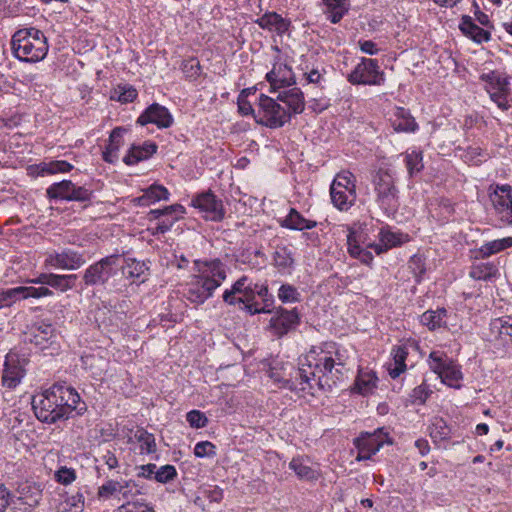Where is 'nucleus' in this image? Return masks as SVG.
Returning a JSON list of instances; mask_svg holds the SVG:
<instances>
[{"label":"nucleus","mask_w":512,"mask_h":512,"mask_svg":"<svg viewBox=\"0 0 512 512\" xmlns=\"http://www.w3.org/2000/svg\"><path fill=\"white\" fill-rule=\"evenodd\" d=\"M299 364L301 367L296 376L299 383H292L289 388L313 394L312 381L320 385V380L316 382V375L332 373L333 368L339 372L338 367L344 366V361L336 344L326 342L320 346H313L303 358H300Z\"/></svg>","instance_id":"obj_1"},{"label":"nucleus","mask_w":512,"mask_h":512,"mask_svg":"<svg viewBox=\"0 0 512 512\" xmlns=\"http://www.w3.org/2000/svg\"><path fill=\"white\" fill-rule=\"evenodd\" d=\"M196 274L187 283L184 296L193 304H203L226 279V266L219 260L195 261Z\"/></svg>","instance_id":"obj_2"},{"label":"nucleus","mask_w":512,"mask_h":512,"mask_svg":"<svg viewBox=\"0 0 512 512\" xmlns=\"http://www.w3.org/2000/svg\"><path fill=\"white\" fill-rule=\"evenodd\" d=\"M13 55L22 62L36 63L42 61L49 50L45 34L35 27L17 30L11 38Z\"/></svg>","instance_id":"obj_3"},{"label":"nucleus","mask_w":512,"mask_h":512,"mask_svg":"<svg viewBox=\"0 0 512 512\" xmlns=\"http://www.w3.org/2000/svg\"><path fill=\"white\" fill-rule=\"evenodd\" d=\"M258 284H252L247 276L240 277L230 289H226L223 293V301L229 305H239L251 315L259 313H270L271 309L258 307L254 303L255 290Z\"/></svg>","instance_id":"obj_4"},{"label":"nucleus","mask_w":512,"mask_h":512,"mask_svg":"<svg viewBox=\"0 0 512 512\" xmlns=\"http://www.w3.org/2000/svg\"><path fill=\"white\" fill-rule=\"evenodd\" d=\"M376 202L388 215L394 214L399 207V190L395 185L394 172L380 168L373 178Z\"/></svg>","instance_id":"obj_5"},{"label":"nucleus","mask_w":512,"mask_h":512,"mask_svg":"<svg viewBox=\"0 0 512 512\" xmlns=\"http://www.w3.org/2000/svg\"><path fill=\"white\" fill-rule=\"evenodd\" d=\"M331 202L340 211H348L356 201L355 178L351 172L338 173L330 186Z\"/></svg>","instance_id":"obj_6"},{"label":"nucleus","mask_w":512,"mask_h":512,"mask_svg":"<svg viewBox=\"0 0 512 512\" xmlns=\"http://www.w3.org/2000/svg\"><path fill=\"white\" fill-rule=\"evenodd\" d=\"M259 110L256 121L269 128H279L290 121V112L278 101L267 95L259 97Z\"/></svg>","instance_id":"obj_7"},{"label":"nucleus","mask_w":512,"mask_h":512,"mask_svg":"<svg viewBox=\"0 0 512 512\" xmlns=\"http://www.w3.org/2000/svg\"><path fill=\"white\" fill-rule=\"evenodd\" d=\"M430 369L449 387L459 389L463 374L460 366L441 351H432L428 357Z\"/></svg>","instance_id":"obj_8"},{"label":"nucleus","mask_w":512,"mask_h":512,"mask_svg":"<svg viewBox=\"0 0 512 512\" xmlns=\"http://www.w3.org/2000/svg\"><path fill=\"white\" fill-rule=\"evenodd\" d=\"M347 80L352 85L380 86L385 82V74L380 69L378 60L363 57L348 74Z\"/></svg>","instance_id":"obj_9"},{"label":"nucleus","mask_w":512,"mask_h":512,"mask_svg":"<svg viewBox=\"0 0 512 512\" xmlns=\"http://www.w3.org/2000/svg\"><path fill=\"white\" fill-rule=\"evenodd\" d=\"M54 398L57 399V405L60 406L58 412L66 413L67 416L73 417L82 415L86 411V404L81 400L78 392L70 385L65 383H56L49 387Z\"/></svg>","instance_id":"obj_10"},{"label":"nucleus","mask_w":512,"mask_h":512,"mask_svg":"<svg viewBox=\"0 0 512 512\" xmlns=\"http://www.w3.org/2000/svg\"><path fill=\"white\" fill-rule=\"evenodd\" d=\"M119 255H110L97 261L85 269L83 281L86 286H103L117 272Z\"/></svg>","instance_id":"obj_11"},{"label":"nucleus","mask_w":512,"mask_h":512,"mask_svg":"<svg viewBox=\"0 0 512 512\" xmlns=\"http://www.w3.org/2000/svg\"><path fill=\"white\" fill-rule=\"evenodd\" d=\"M57 399L53 397L50 388L44 390L42 393H39L32 398V408L36 417L45 423H56L60 420L69 419L66 413L61 411L58 412L60 408L57 405Z\"/></svg>","instance_id":"obj_12"},{"label":"nucleus","mask_w":512,"mask_h":512,"mask_svg":"<svg viewBox=\"0 0 512 512\" xmlns=\"http://www.w3.org/2000/svg\"><path fill=\"white\" fill-rule=\"evenodd\" d=\"M487 341L496 349L512 348V315L494 318L486 333Z\"/></svg>","instance_id":"obj_13"},{"label":"nucleus","mask_w":512,"mask_h":512,"mask_svg":"<svg viewBox=\"0 0 512 512\" xmlns=\"http://www.w3.org/2000/svg\"><path fill=\"white\" fill-rule=\"evenodd\" d=\"M481 80L486 83V90L491 100L503 111H507L510 107L508 98L509 82L506 77L497 71H490L481 75Z\"/></svg>","instance_id":"obj_14"},{"label":"nucleus","mask_w":512,"mask_h":512,"mask_svg":"<svg viewBox=\"0 0 512 512\" xmlns=\"http://www.w3.org/2000/svg\"><path fill=\"white\" fill-rule=\"evenodd\" d=\"M489 198L499 220L503 224H512V187L509 184L491 185Z\"/></svg>","instance_id":"obj_15"},{"label":"nucleus","mask_w":512,"mask_h":512,"mask_svg":"<svg viewBox=\"0 0 512 512\" xmlns=\"http://www.w3.org/2000/svg\"><path fill=\"white\" fill-rule=\"evenodd\" d=\"M50 199L86 202L91 199L92 192L83 186H76L70 180L53 183L47 188Z\"/></svg>","instance_id":"obj_16"},{"label":"nucleus","mask_w":512,"mask_h":512,"mask_svg":"<svg viewBox=\"0 0 512 512\" xmlns=\"http://www.w3.org/2000/svg\"><path fill=\"white\" fill-rule=\"evenodd\" d=\"M138 494H140V490L133 480L117 481L110 479L98 488V496L104 499L117 497L127 502Z\"/></svg>","instance_id":"obj_17"},{"label":"nucleus","mask_w":512,"mask_h":512,"mask_svg":"<svg viewBox=\"0 0 512 512\" xmlns=\"http://www.w3.org/2000/svg\"><path fill=\"white\" fill-rule=\"evenodd\" d=\"M86 263L83 253L72 249H63L60 252L48 254L45 264L63 270H77Z\"/></svg>","instance_id":"obj_18"},{"label":"nucleus","mask_w":512,"mask_h":512,"mask_svg":"<svg viewBox=\"0 0 512 512\" xmlns=\"http://www.w3.org/2000/svg\"><path fill=\"white\" fill-rule=\"evenodd\" d=\"M24 362L16 353L10 352L6 355L2 373L3 386L13 389L20 384L25 375Z\"/></svg>","instance_id":"obj_19"},{"label":"nucleus","mask_w":512,"mask_h":512,"mask_svg":"<svg viewBox=\"0 0 512 512\" xmlns=\"http://www.w3.org/2000/svg\"><path fill=\"white\" fill-rule=\"evenodd\" d=\"M192 205L203 212L205 218L211 221H220L224 217L222 202L210 192L197 195L192 200Z\"/></svg>","instance_id":"obj_20"},{"label":"nucleus","mask_w":512,"mask_h":512,"mask_svg":"<svg viewBox=\"0 0 512 512\" xmlns=\"http://www.w3.org/2000/svg\"><path fill=\"white\" fill-rule=\"evenodd\" d=\"M379 242L370 243L367 248H371L377 255L387 252L389 249L400 246L409 241V235L400 231H393L389 227H383L378 234Z\"/></svg>","instance_id":"obj_21"},{"label":"nucleus","mask_w":512,"mask_h":512,"mask_svg":"<svg viewBox=\"0 0 512 512\" xmlns=\"http://www.w3.org/2000/svg\"><path fill=\"white\" fill-rule=\"evenodd\" d=\"M137 123L142 126L152 123L158 128H168L173 123V117L166 107L154 103L138 117Z\"/></svg>","instance_id":"obj_22"},{"label":"nucleus","mask_w":512,"mask_h":512,"mask_svg":"<svg viewBox=\"0 0 512 512\" xmlns=\"http://www.w3.org/2000/svg\"><path fill=\"white\" fill-rule=\"evenodd\" d=\"M267 81L276 90L295 84V75L286 63L275 62L270 72L266 74Z\"/></svg>","instance_id":"obj_23"},{"label":"nucleus","mask_w":512,"mask_h":512,"mask_svg":"<svg viewBox=\"0 0 512 512\" xmlns=\"http://www.w3.org/2000/svg\"><path fill=\"white\" fill-rule=\"evenodd\" d=\"M53 296V291L47 287H33V286H18L15 288L7 289L3 292V299L8 301L7 305L11 302L20 299H28V298H42Z\"/></svg>","instance_id":"obj_24"},{"label":"nucleus","mask_w":512,"mask_h":512,"mask_svg":"<svg viewBox=\"0 0 512 512\" xmlns=\"http://www.w3.org/2000/svg\"><path fill=\"white\" fill-rule=\"evenodd\" d=\"M299 323V314L294 308L286 310L280 308L276 315L271 318L270 325L278 335H284Z\"/></svg>","instance_id":"obj_25"},{"label":"nucleus","mask_w":512,"mask_h":512,"mask_svg":"<svg viewBox=\"0 0 512 512\" xmlns=\"http://www.w3.org/2000/svg\"><path fill=\"white\" fill-rule=\"evenodd\" d=\"M277 99L290 112V117L292 114H300L304 111V95L298 87H293L291 89L279 92Z\"/></svg>","instance_id":"obj_26"},{"label":"nucleus","mask_w":512,"mask_h":512,"mask_svg":"<svg viewBox=\"0 0 512 512\" xmlns=\"http://www.w3.org/2000/svg\"><path fill=\"white\" fill-rule=\"evenodd\" d=\"M255 23L258 24L262 29L275 32L278 35H283L289 30L290 27V21L286 18H283L276 12L265 13L259 17Z\"/></svg>","instance_id":"obj_27"},{"label":"nucleus","mask_w":512,"mask_h":512,"mask_svg":"<svg viewBox=\"0 0 512 512\" xmlns=\"http://www.w3.org/2000/svg\"><path fill=\"white\" fill-rule=\"evenodd\" d=\"M459 29L465 36L478 44L488 42L491 39V33L476 25L468 15L462 16Z\"/></svg>","instance_id":"obj_28"},{"label":"nucleus","mask_w":512,"mask_h":512,"mask_svg":"<svg viewBox=\"0 0 512 512\" xmlns=\"http://www.w3.org/2000/svg\"><path fill=\"white\" fill-rule=\"evenodd\" d=\"M157 151V145L153 142H144L142 145H132L124 156L126 165H135L140 161L150 158Z\"/></svg>","instance_id":"obj_29"},{"label":"nucleus","mask_w":512,"mask_h":512,"mask_svg":"<svg viewBox=\"0 0 512 512\" xmlns=\"http://www.w3.org/2000/svg\"><path fill=\"white\" fill-rule=\"evenodd\" d=\"M128 443H138L139 453L148 455L157 450L156 440L152 433L144 428H137L131 436L128 437Z\"/></svg>","instance_id":"obj_30"},{"label":"nucleus","mask_w":512,"mask_h":512,"mask_svg":"<svg viewBox=\"0 0 512 512\" xmlns=\"http://www.w3.org/2000/svg\"><path fill=\"white\" fill-rule=\"evenodd\" d=\"M355 443L357 447H364L367 451L376 454L385 443H388V436L382 429H378L372 434H363L356 439Z\"/></svg>","instance_id":"obj_31"},{"label":"nucleus","mask_w":512,"mask_h":512,"mask_svg":"<svg viewBox=\"0 0 512 512\" xmlns=\"http://www.w3.org/2000/svg\"><path fill=\"white\" fill-rule=\"evenodd\" d=\"M289 468L297 475L301 480H315L318 478V471L310 465L308 458L295 457L289 463Z\"/></svg>","instance_id":"obj_32"},{"label":"nucleus","mask_w":512,"mask_h":512,"mask_svg":"<svg viewBox=\"0 0 512 512\" xmlns=\"http://www.w3.org/2000/svg\"><path fill=\"white\" fill-rule=\"evenodd\" d=\"M499 269L493 262H480L473 264L469 276L475 280L493 281L499 277Z\"/></svg>","instance_id":"obj_33"},{"label":"nucleus","mask_w":512,"mask_h":512,"mask_svg":"<svg viewBox=\"0 0 512 512\" xmlns=\"http://www.w3.org/2000/svg\"><path fill=\"white\" fill-rule=\"evenodd\" d=\"M282 227L290 230H309L317 226L314 220L304 218L296 209L291 208L285 219L281 223Z\"/></svg>","instance_id":"obj_34"},{"label":"nucleus","mask_w":512,"mask_h":512,"mask_svg":"<svg viewBox=\"0 0 512 512\" xmlns=\"http://www.w3.org/2000/svg\"><path fill=\"white\" fill-rule=\"evenodd\" d=\"M324 14L332 23H338L349 10L348 0H323Z\"/></svg>","instance_id":"obj_35"},{"label":"nucleus","mask_w":512,"mask_h":512,"mask_svg":"<svg viewBox=\"0 0 512 512\" xmlns=\"http://www.w3.org/2000/svg\"><path fill=\"white\" fill-rule=\"evenodd\" d=\"M392 126L397 132H415L418 125L415 119L404 108H397Z\"/></svg>","instance_id":"obj_36"},{"label":"nucleus","mask_w":512,"mask_h":512,"mask_svg":"<svg viewBox=\"0 0 512 512\" xmlns=\"http://www.w3.org/2000/svg\"><path fill=\"white\" fill-rule=\"evenodd\" d=\"M393 363L389 365V375L392 378L399 377L405 370V361L408 356V349L406 346H397L392 350Z\"/></svg>","instance_id":"obj_37"},{"label":"nucleus","mask_w":512,"mask_h":512,"mask_svg":"<svg viewBox=\"0 0 512 512\" xmlns=\"http://www.w3.org/2000/svg\"><path fill=\"white\" fill-rule=\"evenodd\" d=\"M274 265L281 272H289L294 264L293 253L287 246H277L273 253Z\"/></svg>","instance_id":"obj_38"},{"label":"nucleus","mask_w":512,"mask_h":512,"mask_svg":"<svg viewBox=\"0 0 512 512\" xmlns=\"http://www.w3.org/2000/svg\"><path fill=\"white\" fill-rule=\"evenodd\" d=\"M377 377L372 372L359 371L354 390L361 395L371 394L376 388Z\"/></svg>","instance_id":"obj_39"},{"label":"nucleus","mask_w":512,"mask_h":512,"mask_svg":"<svg viewBox=\"0 0 512 512\" xmlns=\"http://www.w3.org/2000/svg\"><path fill=\"white\" fill-rule=\"evenodd\" d=\"M55 332L54 326L47 320H38L31 326V334L36 345H41L43 341L48 340Z\"/></svg>","instance_id":"obj_40"},{"label":"nucleus","mask_w":512,"mask_h":512,"mask_svg":"<svg viewBox=\"0 0 512 512\" xmlns=\"http://www.w3.org/2000/svg\"><path fill=\"white\" fill-rule=\"evenodd\" d=\"M168 198L169 192L164 186L153 184L138 198V202L141 205H150L160 200H168Z\"/></svg>","instance_id":"obj_41"},{"label":"nucleus","mask_w":512,"mask_h":512,"mask_svg":"<svg viewBox=\"0 0 512 512\" xmlns=\"http://www.w3.org/2000/svg\"><path fill=\"white\" fill-rule=\"evenodd\" d=\"M446 314L445 309L428 310L421 315L420 322L429 330H435L445 324Z\"/></svg>","instance_id":"obj_42"},{"label":"nucleus","mask_w":512,"mask_h":512,"mask_svg":"<svg viewBox=\"0 0 512 512\" xmlns=\"http://www.w3.org/2000/svg\"><path fill=\"white\" fill-rule=\"evenodd\" d=\"M76 280H77L76 274L60 275V274L50 273L49 286L60 291V292H66L75 287Z\"/></svg>","instance_id":"obj_43"},{"label":"nucleus","mask_w":512,"mask_h":512,"mask_svg":"<svg viewBox=\"0 0 512 512\" xmlns=\"http://www.w3.org/2000/svg\"><path fill=\"white\" fill-rule=\"evenodd\" d=\"M512 246V238H502V239H496L490 242H487L483 244L479 252L482 255V257H489L495 253H498L500 251H503L504 249Z\"/></svg>","instance_id":"obj_44"},{"label":"nucleus","mask_w":512,"mask_h":512,"mask_svg":"<svg viewBox=\"0 0 512 512\" xmlns=\"http://www.w3.org/2000/svg\"><path fill=\"white\" fill-rule=\"evenodd\" d=\"M147 270L148 267L145 264V262L129 258L127 259L123 273L133 280L144 281L143 279H141V277L145 274Z\"/></svg>","instance_id":"obj_45"},{"label":"nucleus","mask_w":512,"mask_h":512,"mask_svg":"<svg viewBox=\"0 0 512 512\" xmlns=\"http://www.w3.org/2000/svg\"><path fill=\"white\" fill-rule=\"evenodd\" d=\"M423 156L422 152L412 150L405 154V164L410 177L419 173L423 169Z\"/></svg>","instance_id":"obj_46"},{"label":"nucleus","mask_w":512,"mask_h":512,"mask_svg":"<svg viewBox=\"0 0 512 512\" xmlns=\"http://www.w3.org/2000/svg\"><path fill=\"white\" fill-rule=\"evenodd\" d=\"M430 436L435 441H442L450 436V428L442 418H434L430 425Z\"/></svg>","instance_id":"obj_47"},{"label":"nucleus","mask_w":512,"mask_h":512,"mask_svg":"<svg viewBox=\"0 0 512 512\" xmlns=\"http://www.w3.org/2000/svg\"><path fill=\"white\" fill-rule=\"evenodd\" d=\"M278 298L283 303H294L300 301V293L294 286L283 284L278 290Z\"/></svg>","instance_id":"obj_48"},{"label":"nucleus","mask_w":512,"mask_h":512,"mask_svg":"<svg viewBox=\"0 0 512 512\" xmlns=\"http://www.w3.org/2000/svg\"><path fill=\"white\" fill-rule=\"evenodd\" d=\"M431 392L432 391L429 389V387L425 383H422L412 390L410 394V401L412 404H424L430 396Z\"/></svg>","instance_id":"obj_49"},{"label":"nucleus","mask_w":512,"mask_h":512,"mask_svg":"<svg viewBox=\"0 0 512 512\" xmlns=\"http://www.w3.org/2000/svg\"><path fill=\"white\" fill-rule=\"evenodd\" d=\"M115 93L118 95L117 99L121 103L132 102L138 95L137 90L130 85H119L115 89Z\"/></svg>","instance_id":"obj_50"},{"label":"nucleus","mask_w":512,"mask_h":512,"mask_svg":"<svg viewBox=\"0 0 512 512\" xmlns=\"http://www.w3.org/2000/svg\"><path fill=\"white\" fill-rule=\"evenodd\" d=\"M177 476V471L173 465H164L156 470L154 479L159 483H167Z\"/></svg>","instance_id":"obj_51"},{"label":"nucleus","mask_w":512,"mask_h":512,"mask_svg":"<svg viewBox=\"0 0 512 512\" xmlns=\"http://www.w3.org/2000/svg\"><path fill=\"white\" fill-rule=\"evenodd\" d=\"M181 68L185 76L190 79L197 78L201 73L200 62L195 58L184 60Z\"/></svg>","instance_id":"obj_52"},{"label":"nucleus","mask_w":512,"mask_h":512,"mask_svg":"<svg viewBox=\"0 0 512 512\" xmlns=\"http://www.w3.org/2000/svg\"><path fill=\"white\" fill-rule=\"evenodd\" d=\"M184 211H185V209L182 205L173 204V205L167 206L163 209H153L149 212V216L151 219H160L161 217L170 216L175 213L182 214V213H184Z\"/></svg>","instance_id":"obj_53"},{"label":"nucleus","mask_w":512,"mask_h":512,"mask_svg":"<svg viewBox=\"0 0 512 512\" xmlns=\"http://www.w3.org/2000/svg\"><path fill=\"white\" fill-rule=\"evenodd\" d=\"M118 512H155L154 509L144 502L127 501L118 508Z\"/></svg>","instance_id":"obj_54"},{"label":"nucleus","mask_w":512,"mask_h":512,"mask_svg":"<svg viewBox=\"0 0 512 512\" xmlns=\"http://www.w3.org/2000/svg\"><path fill=\"white\" fill-rule=\"evenodd\" d=\"M72 168H73V166L70 163H68L67 161L55 160V161L46 163L42 170L49 174H56V173L69 172Z\"/></svg>","instance_id":"obj_55"},{"label":"nucleus","mask_w":512,"mask_h":512,"mask_svg":"<svg viewBox=\"0 0 512 512\" xmlns=\"http://www.w3.org/2000/svg\"><path fill=\"white\" fill-rule=\"evenodd\" d=\"M125 130L121 127H116L112 130L109 136V143L106 147L107 150L117 152L119 151L120 147L123 145V133Z\"/></svg>","instance_id":"obj_56"},{"label":"nucleus","mask_w":512,"mask_h":512,"mask_svg":"<svg viewBox=\"0 0 512 512\" xmlns=\"http://www.w3.org/2000/svg\"><path fill=\"white\" fill-rule=\"evenodd\" d=\"M215 445L209 441L198 442L194 447V455L199 458L214 457L216 455Z\"/></svg>","instance_id":"obj_57"},{"label":"nucleus","mask_w":512,"mask_h":512,"mask_svg":"<svg viewBox=\"0 0 512 512\" xmlns=\"http://www.w3.org/2000/svg\"><path fill=\"white\" fill-rule=\"evenodd\" d=\"M186 420L193 428H203L208 423V419L205 414L199 410H192L188 412Z\"/></svg>","instance_id":"obj_58"},{"label":"nucleus","mask_w":512,"mask_h":512,"mask_svg":"<svg viewBox=\"0 0 512 512\" xmlns=\"http://www.w3.org/2000/svg\"><path fill=\"white\" fill-rule=\"evenodd\" d=\"M347 251L352 252V248H359L362 240V234L355 227L347 226Z\"/></svg>","instance_id":"obj_59"},{"label":"nucleus","mask_w":512,"mask_h":512,"mask_svg":"<svg viewBox=\"0 0 512 512\" xmlns=\"http://www.w3.org/2000/svg\"><path fill=\"white\" fill-rule=\"evenodd\" d=\"M55 479L57 482L63 485H69L76 479L75 470L72 468L61 467L55 473Z\"/></svg>","instance_id":"obj_60"},{"label":"nucleus","mask_w":512,"mask_h":512,"mask_svg":"<svg viewBox=\"0 0 512 512\" xmlns=\"http://www.w3.org/2000/svg\"><path fill=\"white\" fill-rule=\"evenodd\" d=\"M349 255L360 260L365 265H370L374 259L373 254L361 246L359 248H352V252Z\"/></svg>","instance_id":"obj_61"},{"label":"nucleus","mask_w":512,"mask_h":512,"mask_svg":"<svg viewBox=\"0 0 512 512\" xmlns=\"http://www.w3.org/2000/svg\"><path fill=\"white\" fill-rule=\"evenodd\" d=\"M66 504L74 509L73 512H82L84 506V496L77 492L66 499Z\"/></svg>","instance_id":"obj_62"},{"label":"nucleus","mask_w":512,"mask_h":512,"mask_svg":"<svg viewBox=\"0 0 512 512\" xmlns=\"http://www.w3.org/2000/svg\"><path fill=\"white\" fill-rule=\"evenodd\" d=\"M10 500V491L3 484H0V512L6 511V509L10 505Z\"/></svg>","instance_id":"obj_63"},{"label":"nucleus","mask_w":512,"mask_h":512,"mask_svg":"<svg viewBox=\"0 0 512 512\" xmlns=\"http://www.w3.org/2000/svg\"><path fill=\"white\" fill-rule=\"evenodd\" d=\"M177 220L178 217H173L171 219H164L160 221L155 227V231L153 232V234H164L168 232Z\"/></svg>","instance_id":"obj_64"}]
</instances>
